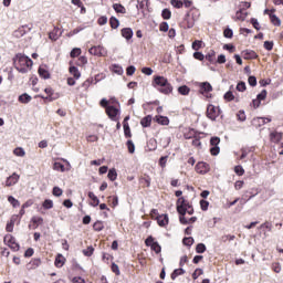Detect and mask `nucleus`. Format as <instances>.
<instances>
[{"label": "nucleus", "mask_w": 283, "mask_h": 283, "mask_svg": "<svg viewBox=\"0 0 283 283\" xmlns=\"http://www.w3.org/2000/svg\"><path fill=\"white\" fill-rule=\"evenodd\" d=\"M13 65L15 70L20 72V74H28V72L30 71V67H32L33 65V62H32V59H30L25 54L18 53L13 57Z\"/></svg>", "instance_id": "nucleus-1"}, {"label": "nucleus", "mask_w": 283, "mask_h": 283, "mask_svg": "<svg viewBox=\"0 0 283 283\" xmlns=\"http://www.w3.org/2000/svg\"><path fill=\"white\" fill-rule=\"evenodd\" d=\"M178 213H179V222L180 224H189V217L193 216V207L189 205V202L185 201L184 198L178 199Z\"/></svg>", "instance_id": "nucleus-2"}, {"label": "nucleus", "mask_w": 283, "mask_h": 283, "mask_svg": "<svg viewBox=\"0 0 283 283\" xmlns=\"http://www.w3.org/2000/svg\"><path fill=\"white\" fill-rule=\"evenodd\" d=\"M154 87L158 90L161 94H171L174 91V87H171V84L165 78V76L157 75L154 77L153 82Z\"/></svg>", "instance_id": "nucleus-3"}, {"label": "nucleus", "mask_w": 283, "mask_h": 283, "mask_svg": "<svg viewBox=\"0 0 283 283\" xmlns=\"http://www.w3.org/2000/svg\"><path fill=\"white\" fill-rule=\"evenodd\" d=\"M220 114H222V109H220V107H216V106H213V104L208 105L207 117L210 120H216V118H218V116H220Z\"/></svg>", "instance_id": "nucleus-4"}, {"label": "nucleus", "mask_w": 283, "mask_h": 283, "mask_svg": "<svg viewBox=\"0 0 283 283\" xmlns=\"http://www.w3.org/2000/svg\"><path fill=\"white\" fill-rule=\"evenodd\" d=\"M145 244H146V247H150L151 251H155L157 254L160 253V251H163V248L160 247L158 241H155L154 237H151V235H149L145 240Z\"/></svg>", "instance_id": "nucleus-5"}, {"label": "nucleus", "mask_w": 283, "mask_h": 283, "mask_svg": "<svg viewBox=\"0 0 283 283\" xmlns=\"http://www.w3.org/2000/svg\"><path fill=\"white\" fill-rule=\"evenodd\" d=\"M210 154L211 156H218L220 154V137H211L210 139Z\"/></svg>", "instance_id": "nucleus-6"}, {"label": "nucleus", "mask_w": 283, "mask_h": 283, "mask_svg": "<svg viewBox=\"0 0 283 283\" xmlns=\"http://www.w3.org/2000/svg\"><path fill=\"white\" fill-rule=\"evenodd\" d=\"M4 242L8 243L12 251H19L21 249V245L17 243V239L12 234L4 235Z\"/></svg>", "instance_id": "nucleus-7"}, {"label": "nucleus", "mask_w": 283, "mask_h": 283, "mask_svg": "<svg viewBox=\"0 0 283 283\" xmlns=\"http://www.w3.org/2000/svg\"><path fill=\"white\" fill-rule=\"evenodd\" d=\"M44 92L46 96H42V98L48 103H52L53 101H56L60 96L59 93H54V90H52V87H46Z\"/></svg>", "instance_id": "nucleus-8"}, {"label": "nucleus", "mask_w": 283, "mask_h": 283, "mask_svg": "<svg viewBox=\"0 0 283 283\" xmlns=\"http://www.w3.org/2000/svg\"><path fill=\"white\" fill-rule=\"evenodd\" d=\"M266 123H271L270 117H254L251 122V125L253 127H256L258 129L259 127H263V125H266Z\"/></svg>", "instance_id": "nucleus-9"}, {"label": "nucleus", "mask_w": 283, "mask_h": 283, "mask_svg": "<svg viewBox=\"0 0 283 283\" xmlns=\"http://www.w3.org/2000/svg\"><path fill=\"white\" fill-rule=\"evenodd\" d=\"M90 54L93 56H105V48L97 45V46H92L88 50Z\"/></svg>", "instance_id": "nucleus-10"}, {"label": "nucleus", "mask_w": 283, "mask_h": 283, "mask_svg": "<svg viewBox=\"0 0 283 283\" xmlns=\"http://www.w3.org/2000/svg\"><path fill=\"white\" fill-rule=\"evenodd\" d=\"M118 108L115 106H107L106 107V114L111 120H117L116 116H118Z\"/></svg>", "instance_id": "nucleus-11"}, {"label": "nucleus", "mask_w": 283, "mask_h": 283, "mask_svg": "<svg viewBox=\"0 0 283 283\" xmlns=\"http://www.w3.org/2000/svg\"><path fill=\"white\" fill-rule=\"evenodd\" d=\"M241 55L245 61L258 59V53H255L253 50H244L242 51Z\"/></svg>", "instance_id": "nucleus-12"}, {"label": "nucleus", "mask_w": 283, "mask_h": 283, "mask_svg": "<svg viewBox=\"0 0 283 283\" xmlns=\"http://www.w3.org/2000/svg\"><path fill=\"white\" fill-rule=\"evenodd\" d=\"M61 34H63V31L60 28L55 27L53 31L49 33V39H51V41H59Z\"/></svg>", "instance_id": "nucleus-13"}, {"label": "nucleus", "mask_w": 283, "mask_h": 283, "mask_svg": "<svg viewBox=\"0 0 283 283\" xmlns=\"http://www.w3.org/2000/svg\"><path fill=\"white\" fill-rule=\"evenodd\" d=\"M19 175L17 172H13L6 181L7 187H12L13 185H17L19 182Z\"/></svg>", "instance_id": "nucleus-14"}, {"label": "nucleus", "mask_w": 283, "mask_h": 283, "mask_svg": "<svg viewBox=\"0 0 283 283\" xmlns=\"http://www.w3.org/2000/svg\"><path fill=\"white\" fill-rule=\"evenodd\" d=\"M159 227H167L169 224V217L167 214H160L156 217Z\"/></svg>", "instance_id": "nucleus-15"}, {"label": "nucleus", "mask_w": 283, "mask_h": 283, "mask_svg": "<svg viewBox=\"0 0 283 283\" xmlns=\"http://www.w3.org/2000/svg\"><path fill=\"white\" fill-rule=\"evenodd\" d=\"M153 120L158 123V125H169V117L167 116L156 115Z\"/></svg>", "instance_id": "nucleus-16"}, {"label": "nucleus", "mask_w": 283, "mask_h": 283, "mask_svg": "<svg viewBox=\"0 0 283 283\" xmlns=\"http://www.w3.org/2000/svg\"><path fill=\"white\" fill-rule=\"evenodd\" d=\"M122 36L126 39V41H129L134 36V30H132V28L122 29Z\"/></svg>", "instance_id": "nucleus-17"}, {"label": "nucleus", "mask_w": 283, "mask_h": 283, "mask_svg": "<svg viewBox=\"0 0 283 283\" xmlns=\"http://www.w3.org/2000/svg\"><path fill=\"white\" fill-rule=\"evenodd\" d=\"M28 28V24L20 27L18 30L14 31V36L17 39H21V36H25L28 34V31L25 30Z\"/></svg>", "instance_id": "nucleus-18"}, {"label": "nucleus", "mask_w": 283, "mask_h": 283, "mask_svg": "<svg viewBox=\"0 0 283 283\" xmlns=\"http://www.w3.org/2000/svg\"><path fill=\"white\" fill-rule=\"evenodd\" d=\"M88 198L92 200V202L90 203L91 207H98V205H101V200L98 199V197H96V195H94V192L90 191Z\"/></svg>", "instance_id": "nucleus-19"}, {"label": "nucleus", "mask_w": 283, "mask_h": 283, "mask_svg": "<svg viewBox=\"0 0 283 283\" xmlns=\"http://www.w3.org/2000/svg\"><path fill=\"white\" fill-rule=\"evenodd\" d=\"M38 72H39V75L41 76V78H44V81L50 78V71H48V69H45V66H40Z\"/></svg>", "instance_id": "nucleus-20"}, {"label": "nucleus", "mask_w": 283, "mask_h": 283, "mask_svg": "<svg viewBox=\"0 0 283 283\" xmlns=\"http://www.w3.org/2000/svg\"><path fill=\"white\" fill-rule=\"evenodd\" d=\"M54 264L56 269H62L63 264H65V256H63V254H57Z\"/></svg>", "instance_id": "nucleus-21"}, {"label": "nucleus", "mask_w": 283, "mask_h": 283, "mask_svg": "<svg viewBox=\"0 0 283 283\" xmlns=\"http://www.w3.org/2000/svg\"><path fill=\"white\" fill-rule=\"evenodd\" d=\"M19 103H23L24 105H28L30 101H32V96H30L28 93H23L18 97Z\"/></svg>", "instance_id": "nucleus-22"}, {"label": "nucleus", "mask_w": 283, "mask_h": 283, "mask_svg": "<svg viewBox=\"0 0 283 283\" xmlns=\"http://www.w3.org/2000/svg\"><path fill=\"white\" fill-rule=\"evenodd\" d=\"M193 6V1L191 0H178V9L180 10V8H191Z\"/></svg>", "instance_id": "nucleus-23"}, {"label": "nucleus", "mask_w": 283, "mask_h": 283, "mask_svg": "<svg viewBox=\"0 0 283 283\" xmlns=\"http://www.w3.org/2000/svg\"><path fill=\"white\" fill-rule=\"evenodd\" d=\"M113 9L115 12H117V14H127V9H125V7H123L120 3H114Z\"/></svg>", "instance_id": "nucleus-24"}, {"label": "nucleus", "mask_w": 283, "mask_h": 283, "mask_svg": "<svg viewBox=\"0 0 283 283\" xmlns=\"http://www.w3.org/2000/svg\"><path fill=\"white\" fill-rule=\"evenodd\" d=\"M200 90L201 92H206V93H209V92H213V86H211V83L209 82H202L200 84Z\"/></svg>", "instance_id": "nucleus-25"}, {"label": "nucleus", "mask_w": 283, "mask_h": 283, "mask_svg": "<svg viewBox=\"0 0 283 283\" xmlns=\"http://www.w3.org/2000/svg\"><path fill=\"white\" fill-rule=\"evenodd\" d=\"M17 222V217H13L10 219V221H8L7 227H6V231L8 233H12V231H14V223Z\"/></svg>", "instance_id": "nucleus-26"}, {"label": "nucleus", "mask_w": 283, "mask_h": 283, "mask_svg": "<svg viewBox=\"0 0 283 283\" xmlns=\"http://www.w3.org/2000/svg\"><path fill=\"white\" fill-rule=\"evenodd\" d=\"M151 120H153L151 115L145 116V117L142 118V120H140L142 127H151Z\"/></svg>", "instance_id": "nucleus-27"}, {"label": "nucleus", "mask_w": 283, "mask_h": 283, "mask_svg": "<svg viewBox=\"0 0 283 283\" xmlns=\"http://www.w3.org/2000/svg\"><path fill=\"white\" fill-rule=\"evenodd\" d=\"M184 136L186 140H193L198 136V133H196V129H189L184 134Z\"/></svg>", "instance_id": "nucleus-28"}, {"label": "nucleus", "mask_w": 283, "mask_h": 283, "mask_svg": "<svg viewBox=\"0 0 283 283\" xmlns=\"http://www.w3.org/2000/svg\"><path fill=\"white\" fill-rule=\"evenodd\" d=\"M107 178L111 180V182H114L118 178V172H116V168H112L108 170Z\"/></svg>", "instance_id": "nucleus-29"}, {"label": "nucleus", "mask_w": 283, "mask_h": 283, "mask_svg": "<svg viewBox=\"0 0 283 283\" xmlns=\"http://www.w3.org/2000/svg\"><path fill=\"white\" fill-rule=\"evenodd\" d=\"M189 92H191V88L187 85H182L178 87V93L181 94L182 96H189Z\"/></svg>", "instance_id": "nucleus-30"}, {"label": "nucleus", "mask_w": 283, "mask_h": 283, "mask_svg": "<svg viewBox=\"0 0 283 283\" xmlns=\"http://www.w3.org/2000/svg\"><path fill=\"white\" fill-rule=\"evenodd\" d=\"M109 25L113 30H117V28L120 25V21H118L116 17H111Z\"/></svg>", "instance_id": "nucleus-31"}, {"label": "nucleus", "mask_w": 283, "mask_h": 283, "mask_svg": "<svg viewBox=\"0 0 283 283\" xmlns=\"http://www.w3.org/2000/svg\"><path fill=\"white\" fill-rule=\"evenodd\" d=\"M251 8V2L243 1L240 3V10L237 11V14H242L243 10H249Z\"/></svg>", "instance_id": "nucleus-32"}, {"label": "nucleus", "mask_w": 283, "mask_h": 283, "mask_svg": "<svg viewBox=\"0 0 283 283\" xmlns=\"http://www.w3.org/2000/svg\"><path fill=\"white\" fill-rule=\"evenodd\" d=\"M8 202H10V205H12L14 209L21 207V202H19V200H17V198H14L13 196L8 197Z\"/></svg>", "instance_id": "nucleus-33"}, {"label": "nucleus", "mask_w": 283, "mask_h": 283, "mask_svg": "<svg viewBox=\"0 0 283 283\" xmlns=\"http://www.w3.org/2000/svg\"><path fill=\"white\" fill-rule=\"evenodd\" d=\"M93 229L97 232H101L105 229V224L103 223V221L97 220L94 224H93Z\"/></svg>", "instance_id": "nucleus-34"}, {"label": "nucleus", "mask_w": 283, "mask_h": 283, "mask_svg": "<svg viewBox=\"0 0 283 283\" xmlns=\"http://www.w3.org/2000/svg\"><path fill=\"white\" fill-rule=\"evenodd\" d=\"M70 74H72L76 80L81 78V71H78V67L76 66L70 67Z\"/></svg>", "instance_id": "nucleus-35"}, {"label": "nucleus", "mask_w": 283, "mask_h": 283, "mask_svg": "<svg viewBox=\"0 0 283 283\" xmlns=\"http://www.w3.org/2000/svg\"><path fill=\"white\" fill-rule=\"evenodd\" d=\"M270 138L272 143H280L282 140V134L281 133H271Z\"/></svg>", "instance_id": "nucleus-36"}, {"label": "nucleus", "mask_w": 283, "mask_h": 283, "mask_svg": "<svg viewBox=\"0 0 283 283\" xmlns=\"http://www.w3.org/2000/svg\"><path fill=\"white\" fill-rule=\"evenodd\" d=\"M43 209L50 210L54 208V201L51 199H45L42 203Z\"/></svg>", "instance_id": "nucleus-37"}, {"label": "nucleus", "mask_w": 283, "mask_h": 283, "mask_svg": "<svg viewBox=\"0 0 283 283\" xmlns=\"http://www.w3.org/2000/svg\"><path fill=\"white\" fill-rule=\"evenodd\" d=\"M270 19H271V23H273V25H282V20H280V18H277V15L270 13Z\"/></svg>", "instance_id": "nucleus-38"}, {"label": "nucleus", "mask_w": 283, "mask_h": 283, "mask_svg": "<svg viewBox=\"0 0 283 283\" xmlns=\"http://www.w3.org/2000/svg\"><path fill=\"white\" fill-rule=\"evenodd\" d=\"M29 264L31 269H39V266H41V259L39 258L32 259Z\"/></svg>", "instance_id": "nucleus-39"}, {"label": "nucleus", "mask_w": 283, "mask_h": 283, "mask_svg": "<svg viewBox=\"0 0 283 283\" xmlns=\"http://www.w3.org/2000/svg\"><path fill=\"white\" fill-rule=\"evenodd\" d=\"M53 169H54V171H65V165H63L60 161H55L53 164Z\"/></svg>", "instance_id": "nucleus-40"}, {"label": "nucleus", "mask_w": 283, "mask_h": 283, "mask_svg": "<svg viewBox=\"0 0 283 283\" xmlns=\"http://www.w3.org/2000/svg\"><path fill=\"white\" fill-rule=\"evenodd\" d=\"M52 195L55 196V198H61V196H63V189L55 186L53 187Z\"/></svg>", "instance_id": "nucleus-41"}, {"label": "nucleus", "mask_w": 283, "mask_h": 283, "mask_svg": "<svg viewBox=\"0 0 283 283\" xmlns=\"http://www.w3.org/2000/svg\"><path fill=\"white\" fill-rule=\"evenodd\" d=\"M126 146L129 154H134V151H136V146L134 145V142L132 139L127 140Z\"/></svg>", "instance_id": "nucleus-42"}, {"label": "nucleus", "mask_w": 283, "mask_h": 283, "mask_svg": "<svg viewBox=\"0 0 283 283\" xmlns=\"http://www.w3.org/2000/svg\"><path fill=\"white\" fill-rule=\"evenodd\" d=\"M214 59H216V51L210 50L206 55V61H209V63H213Z\"/></svg>", "instance_id": "nucleus-43"}, {"label": "nucleus", "mask_w": 283, "mask_h": 283, "mask_svg": "<svg viewBox=\"0 0 283 283\" xmlns=\"http://www.w3.org/2000/svg\"><path fill=\"white\" fill-rule=\"evenodd\" d=\"M224 101H228L229 103H231V101H235V95H233V92L228 91L224 95H223Z\"/></svg>", "instance_id": "nucleus-44"}, {"label": "nucleus", "mask_w": 283, "mask_h": 283, "mask_svg": "<svg viewBox=\"0 0 283 283\" xmlns=\"http://www.w3.org/2000/svg\"><path fill=\"white\" fill-rule=\"evenodd\" d=\"M14 156H18L19 158H23L25 156V150L21 147H18L13 150Z\"/></svg>", "instance_id": "nucleus-45"}, {"label": "nucleus", "mask_w": 283, "mask_h": 283, "mask_svg": "<svg viewBox=\"0 0 283 283\" xmlns=\"http://www.w3.org/2000/svg\"><path fill=\"white\" fill-rule=\"evenodd\" d=\"M161 17H163V19H165V21H168V19H171V10L164 9L161 11Z\"/></svg>", "instance_id": "nucleus-46"}, {"label": "nucleus", "mask_w": 283, "mask_h": 283, "mask_svg": "<svg viewBox=\"0 0 283 283\" xmlns=\"http://www.w3.org/2000/svg\"><path fill=\"white\" fill-rule=\"evenodd\" d=\"M182 244H185V247H192L193 245V238L192 237L184 238Z\"/></svg>", "instance_id": "nucleus-47"}, {"label": "nucleus", "mask_w": 283, "mask_h": 283, "mask_svg": "<svg viewBox=\"0 0 283 283\" xmlns=\"http://www.w3.org/2000/svg\"><path fill=\"white\" fill-rule=\"evenodd\" d=\"M207 251V245L205 243H198L196 247V253H205Z\"/></svg>", "instance_id": "nucleus-48"}, {"label": "nucleus", "mask_w": 283, "mask_h": 283, "mask_svg": "<svg viewBox=\"0 0 283 283\" xmlns=\"http://www.w3.org/2000/svg\"><path fill=\"white\" fill-rule=\"evenodd\" d=\"M237 118L238 120H240L241 123H244V120H247V114L244 113V111H239L237 113Z\"/></svg>", "instance_id": "nucleus-49"}, {"label": "nucleus", "mask_w": 283, "mask_h": 283, "mask_svg": "<svg viewBox=\"0 0 283 283\" xmlns=\"http://www.w3.org/2000/svg\"><path fill=\"white\" fill-rule=\"evenodd\" d=\"M113 72L115 74H118L119 76L123 75V66L118 65V64H114L113 65Z\"/></svg>", "instance_id": "nucleus-50"}, {"label": "nucleus", "mask_w": 283, "mask_h": 283, "mask_svg": "<svg viewBox=\"0 0 283 283\" xmlns=\"http://www.w3.org/2000/svg\"><path fill=\"white\" fill-rule=\"evenodd\" d=\"M83 254L86 255V258H92V255H94V247H88L86 250H83Z\"/></svg>", "instance_id": "nucleus-51"}, {"label": "nucleus", "mask_w": 283, "mask_h": 283, "mask_svg": "<svg viewBox=\"0 0 283 283\" xmlns=\"http://www.w3.org/2000/svg\"><path fill=\"white\" fill-rule=\"evenodd\" d=\"M71 59H76V56H81V49L75 48L70 53Z\"/></svg>", "instance_id": "nucleus-52"}, {"label": "nucleus", "mask_w": 283, "mask_h": 283, "mask_svg": "<svg viewBox=\"0 0 283 283\" xmlns=\"http://www.w3.org/2000/svg\"><path fill=\"white\" fill-rule=\"evenodd\" d=\"M200 48H202V41L196 40L195 42H192V50H195V52H198Z\"/></svg>", "instance_id": "nucleus-53"}, {"label": "nucleus", "mask_w": 283, "mask_h": 283, "mask_svg": "<svg viewBox=\"0 0 283 283\" xmlns=\"http://www.w3.org/2000/svg\"><path fill=\"white\" fill-rule=\"evenodd\" d=\"M237 92H247V83L244 82H239L237 84Z\"/></svg>", "instance_id": "nucleus-54"}, {"label": "nucleus", "mask_w": 283, "mask_h": 283, "mask_svg": "<svg viewBox=\"0 0 283 283\" xmlns=\"http://www.w3.org/2000/svg\"><path fill=\"white\" fill-rule=\"evenodd\" d=\"M200 208H201V211H208V209H209V201H207L205 199H201L200 200Z\"/></svg>", "instance_id": "nucleus-55"}, {"label": "nucleus", "mask_w": 283, "mask_h": 283, "mask_svg": "<svg viewBox=\"0 0 283 283\" xmlns=\"http://www.w3.org/2000/svg\"><path fill=\"white\" fill-rule=\"evenodd\" d=\"M248 83L251 87H255V85H258V78L255 76L251 75L248 78Z\"/></svg>", "instance_id": "nucleus-56"}, {"label": "nucleus", "mask_w": 283, "mask_h": 283, "mask_svg": "<svg viewBox=\"0 0 283 283\" xmlns=\"http://www.w3.org/2000/svg\"><path fill=\"white\" fill-rule=\"evenodd\" d=\"M92 83H94V77H90L86 81H84L82 84V87H84L85 90H88L90 85H92Z\"/></svg>", "instance_id": "nucleus-57"}, {"label": "nucleus", "mask_w": 283, "mask_h": 283, "mask_svg": "<svg viewBox=\"0 0 283 283\" xmlns=\"http://www.w3.org/2000/svg\"><path fill=\"white\" fill-rule=\"evenodd\" d=\"M135 73H136V66L129 65V66L126 69V74H127V76H134Z\"/></svg>", "instance_id": "nucleus-58"}, {"label": "nucleus", "mask_w": 283, "mask_h": 283, "mask_svg": "<svg viewBox=\"0 0 283 283\" xmlns=\"http://www.w3.org/2000/svg\"><path fill=\"white\" fill-rule=\"evenodd\" d=\"M77 65H80V67H83V65H87V57L83 55L80 56L77 61Z\"/></svg>", "instance_id": "nucleus-59"}, {"label": "nucleus", "mask_w": 283, "mask_h": 283, "mask_svg": "<svg viewBox=\"0 0 283 283\" xmlns=\"http://www.w3.org/2000/svg\"><path fill=\"white\" fill-rule=\"evenodd\" d=\"M223 36H226V39H232L233 38V30H231L230 28L226 29L223 31Z\"/></svg>", "instance_id": "nucleus-60"}, {"label": "nucleus", "mask_w": 283, "mask_h": 283, "mask_svg": "<svg viewBox=\"0 0 283 283\" xmlns=\"http://www.w3.org/2000/svg\"><path fill=\"white\" fill-rule=\"evenodd\" d=\"M185 21L187 23V28H193V21H191V18H189V11L186 12Z\"/></svg>", "instance_id": "nucleus-61"}, {"label": "nucleus", "mask_w": 283, "mask_h": 283, "mask_svg": "<svg viewBox=\"0 0 283 283\" xmlns=\"http://www.w3.org/2000/svg\"><path fill=\"white\" fill-rule=\"evenodd\" d=\"M31 222H33V224H36V226L43 224V218H41V217H32L31 218Z\"/></svg>", "instance_id": "nucleus-62"}, {"label": "nucleus", "mask_w": 283, "mask_h": 283, "mask_svg": "<svg viewBox=\"0 0 283 283\" xmlns=\"http://www.w3.org/2000/svg\"><path fill=\"white\" fill-rule=\"evenodd\" d=\"M263 48L268 50V52H271V50H273V41H265Z\"/></svg>", "instance_id": "nucleus-63"}, {"label": "nucleus", "mask_w": 283, "mask_h": 283, "mask_svg": "<svg viewBox=\"0 0 283 283\" xmlns=\"http://www.w3.org/2000/svg\"><path fill=\"white\" fill-rule=\"evenodd\" d=\"M234 171L238 176H244V168L242 166H235Z\"/></svg>", "instance_id": "nucleus-64"}]
</instances>
